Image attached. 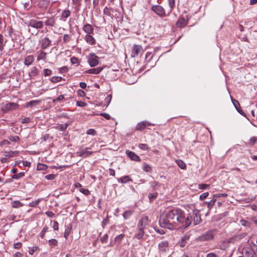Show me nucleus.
<instances>
[{
	"mask_svg": "<svg viewBox=\"0 0 257 257\" xmlns=\"http://www.w3.org/2000/svg\"><path fill=\"white\" fill-rule=\"evenodd\" d=\"M41 200V199H38L34 201H33V202L30 203L29 205L30 207H36V206H37L38 205V204L40 203Z\"/></svg>",
	"mask_w": 257,
	"mask_h": 257,
	"instance_id": "42",
	"label": "nucleus"
},
{
	"mask_svg": "<svg viewBox=\"0 0 257 257\" xmlns=\"http://www.w3.org/2000/svg\"><path fill=\"white\" fill-rule=\"evenodd\" d=\"M19 154V152L18 151H6L4 152V155L5 157H15L16 156H18Z\"/></svg>",
	"mask_w": 257,
	"mask_h": 257,
	"instance_id": "21",
	"label": "nucleus"
},
{
	"mask_svg": "<svg viewBox=\"0 0 257 257\" xmlns=\"http://www.w3.org/2000/svg\"><path fill=\"white\" fill-rule=\"evenodd\" d=\"M168 3L171 10H172L175 7V0H168Z\"/></svg>",
	"mask_w": 257,
	"mask_h": 257,
	"instance_id": "54",
	"label": "nucleus"
},
{
	"mask_svg": "<svg viewBox=\"0 0 257 257\" xmlns=\"http://www.w3.org/2000/svg\"><path fill=\"white\" fill-rule=\"evenodd\" d=\"M56 177V175L55 174H49V175H46L45 176V178L47 179V180H52L53 179H54Z\"/></svg>",
	"mask_w": 257,
	"mask_h": 257,
	"instance_id": "52",
	"label": "nucleus"
},
{
	"mask_svg": "<svg viewBox=\"0 0 257 257\" xmlns=\"http://www.w3.org/2000/svg\"><path fill=\"white\" fill-rule=\"evenodd\" d=\"M40 102V100H32L28 102L26 104V107H32L33 106H36Z\"/></svg>",
	"mask_w": 257,
	"mask_h": 257,
	"instance_id": "31",
	"label": "nucleus"
},
{
	"mask_svg": "<svg viewBox=\"0 0 257 257\" xmlns=\"http://www.w3.org/2000/svg\"><path fill=\"white\" fill-rule=\"evenodd\" d=\"M70 123H65L64 124H58L56 126H54V127L60 131H65L68 126L69 125Z\"/></svg>",
	"mask_w": 257,
	"mask_h": 257,
	"instance_id": "20",
	"label": "nucleus"
},
{
	"mask_svg": "<svg viewBox=\"0 0 257 257\" xmlns=\"http://www.w3.org/2000/svg\"><path fill=\"white\" fill-rule=\"evenodd\" d=\"M28 26H31L36 29H41L43 27V23L42 21L32 19L29 21Z\"/></svg>",
	"mask_w": 257,
	"mask_h": 257,
	"instance_id": "6",
	"label": "nucleus"
},
{
	"mask_svg": "<svg viewBox=\"0 0 257 257\" xmlns=\"http://www.w3.org/2000/svg\"><path fill=\"white\" fill-rule=\"evenodd\" d=\"M154 126V124L147 121H143L138 123L135 128V130L137 131H142L149 126Z\"/></svg>",
	"mask_w": 257,
	"mask_h": 257,
	"instance_id": "5",
	"label": "nucleus"
},
{
	"mask_svg": "<svg viewBox=\"0 0 257 257\" xmlns=\"http://www.w3.org/2000/svg\"><path fill=\"white\" fill-rule=\"evenodd\" d=\"M71 40V36L68 34H65L63 36V41L64 43L69 42Z\"/></svg>",
	"mask_w": 257,
	"mask_h": 257,
	"instance_id": "41",
	"label": "nucleus"
},
{
	"mask_svg": "<svg viewBox=\"0 0 257 257\" xmlns=\"http://www.w3.org/2000/svg\"><path fill=\"white\" fill-rule=\"evenodd\" d=\"M231 99L233 105L234 106L237 112H239L242 116L245 117L246 115L245 113L243 112V111L241 109L239 102L237 100L232 97L231 98Z\"/></svg>",
	"mask_w": 257,
	"mask_h": 257,
	"instance_id": "11",
	"label": "nucleus"
},
{
	"mask_svg": "<svg viewBox=\"0 0 257 257\" xmlns=\"http://www.w3.org/2000/svg\"><path fill=\"white\" fill-rule=\"evenodd\" d=\"M109 223L108 216H107V218L103 220L101 225L103 228H104L105 226Z\"/></svg>",
	"mask_w": 257,
	"mask_h": 257,
	"instance_id": "55",
	"label": "nucleus"
},
{
	"mask_svg": "<svg viewBox=\"0 0 257 257\" xmlns=\"http://www.w3.org/2000/svg\"><path fill=\"white\" fill-rule=\"evenodd\" d=\"M90 149L89 148H86L85 149L80 150L78 152L76 153V156L86 158L91 156L93 154V152L87 151V150Z\"/></svg>",
	"mask_w": 257,
	"mask_h": 257,
	"instance_id": "8",
	"label": "nucleus"
},
{
	"mask_svg": "<svg viewBox=\"0 0 257 257\" xmlns=\"http://www.w3.org/2000/svg\"><path fill=\"white\" fill-rule=\"evenodd\" d=\"M39 74V70L36 67H33L31 71L29 73V76L32 78H34Z\"/></svg>",
	"mask_w": 257,
	"mask_h": 257,
	"instance_id": "22",
	"label": "nucleus"
},
{
	"mask_svg": "<svg viewBox=\"0 0 257 257\" xmlns=\"http://www.w3.org/2000/svg\"><path fill=\"white\" fill-rule=\"evenodd\" d=\"M55 24V21L53 17L48 18L45 22V24L47 26H53Z\"/></svg>",
	"mask_w": 257,
	"mask_h": 257,
	"instance_id": "26",
	"label": "nucleus"
},
{
	"mask_svg": "<svg viewBox=\"0 0 257 257\" xmlns=\"http://www.w3.org/2000/svg\"><path fill=\"white\" fill-rule=\"evenodd\" d=\"M49 230V227L47 226H45L44 228H43L42 230L40 233V236L42 238H43L45 236V234L46 232L48 231Z\"/></svg>",
	"mask_w": 257,
	"mask_h": 257,
	"instance_id": "35",
	"label": "nucleus"
},
{
	"mask_svg": "<svg viewBox=\"0 0 257 257\" xmlns=\"http://www.w3.org/2000/svg\"><path fill=\"white\" fill-rule=\"evenodd\" d=\"M43 71V74L45 77L50 76L52 73V70L49 69H44Z\"/></svg>",
	"mask_w": 257,
	"mask_h": 257,
	"instance_id": "45",
	"label": "nucleus"
},
{
	"mask_svg": "<svg viewBox=\"0 0 257 257\" xmlns=\"http://www.w3.org/2000/svg\"><path fill=\"white\" fill-rule=\"evenodd\" d=\"M84 39L88 44L91 45H93L96 43L95 39L90 34L86 35Z\"/></svg>",
	"mask_w": 257,
	"mask_h": 257,
	"instance_id": "17",
	"label": "nucleus"
},
{
	"mask_svg": "<svg viewBox=\"0 0 257 257\" xmlns=\"http://www.w3.org/2000/svg\"><path fill=\"white\" fill-rule=\"evenodd\" d=\"M62 79V78L61 77L59 76H53L51 78V81L52 83H56L59 81H61Z\"/></svg>",
	"mask_w": 257,
	"mask_h": 257,
	"instance_id": "38",
	"label": "nucleus"
},
{
	"mask_svg": "<svg viewBox=\"0 0 257 257\" xmlns=\"http://www.w3.org/2000/svg\"><path fill=\"white\" fill-rule=\"evenodd\" d=\"M149 225V219L148 217L147 216H143L141 220L139 221L137 228H140L144 229L146 228L147 226Z\"/></svg>",
	"mask_w": 257,
	"mask_h": 257,
	"instance_id": "7",
	"label": "nucleus"
},
{
	"mask_svg": "<svg viewBox=\"0 0 257 257\" xmlns=\"http://www.w3.org/2000/svg\"><path fill=\"white\" fill-rule=\"evenodd\" d=\"M80 192H81L85 195H88L90 194V191L88 189L84 188H81L80 189Z\"/></svg>",
	"mask_w": 257,
	"mask_h": 257,
	"instance_id": "56",
	"label": "nucleus"
},
{
	"mask_svg": "<svg viewBox=\"0 0 257 257\" xmlns=\"http://www.w3.org/2000/svg\"><path fill=\"white\" fill-rule=\"evenodd\" d=\"M71 62L73 64H78L79 63V60L77 58L75 57H73L70 59Z\"/></svg>",
	"mask_w": 257,
	"mask_h": 257,
	"instance_id": "60",
	"label": "nucleus"
},
{
	"mask_svg": "<svg viewBox=\"0 0 257 257\" xmlns=\"http://www.w3.org/2000/svg\"><path fill=\"white\" fill-rule=\"evenodd\" d=\"M152 10L157 15L161 17H164L166 16L165 11L163 8L159 5H154L152 7Z\"/></svg>",
	"mask_w": 257,
	"mask_h": 257,
	"instance_id": "4",
	"label": "nucleus"
},
{
	"mask_svg": "<svg viewBox=\"0 0 257 257\" xmlns=\"http://www.w3.org/2000/svg\"><path fill=\"white\" fill-rule=\"evenodd\" d=\"M47 166L44 164L39 163L37 166V169L38 170H45L47 169Z\"/></svg>",
	"mask_w": 257,
	"mask_h": 257,
	"instance_id": "46",
	"label": "nucleus"
},
{
	"mask_svg": "<svg viewBox=\"0 0 257 257\" xmlns=\"http://www.w3.org/2000/svg\"><path fill=\"white\" fill-rule=\"evenodd\" d=\"M124 235L123 234H120L116 236L115 237V241L116 242L119 243L121 241V240L123 239V238L124 237Z\"/></svg>",
	"mask_w": 257,
	"mask_h": 257,
	"instance_id": "40",
	"label": "nucleus"
},
{
	"mask_svg": "<svg viewBox=\"0 0 257 257\" xmlns=\"http://www.w3.org/2000/svg\"><path fill=\"white\" fill-rule=\"evenodd\" d=\"M71 228L67 227L65 231L64 236L66 239L67 238L68 236L69 235L70 232L71 231Z\"/></svg>",
	"mask_w": 257,
	"mask_h": 257,
	"instance_id": "58",
	"label": "nucleus"
},
{
	"mask_svg": "<svg viewBox=\"0 0 257 257\" xmlns=\"http://www.w3.org/2000/svg\"><path fill=\"white\" fill-rule=\"evenodd\" d=\"M12 206L13 208H19L23 206V204L19 201H15L12 203Z\"/></svg>",
	"mask_w": 257,
	"mask_h": 257,
	"instance_id": "33",
	"label": "nucleus"
},
{
	"mask_svg": "<svg viewBox=\"0 0 257 257\" xmlns=\"http://www.w3.org/2000/svg\"><path fill=\"white\" fill-rule=\"evenodd\" d=\"M143 170L146 172H151L152 171V168L150 165L145 163L143 165Z\"/></svg>",
	"mask_w": 257,
	"mask_h": 257,
	"instance_id": "34",
	"label": "nucleus"
},
{
	"mask_svg": "<svg viewBox=\"0 0 257 257\" xmlns=\"http://www.w3.org/2000/svg\"><path fill=\"white\" fill-rule=\"evenodd\" d=\"M202 221L200 211L198 209H193L191 212H189L187 217L185 216L183 212V228H187L193 222L194 225L200 223Z\"/></svg>",
	"mask_w": 257,
	"mask_h": 257,
	"instance_id": "2",
	"label": "nucleus"
},
{
	"mask_svg": "<svg viewBox=\"0 0 257 257\" xmlns=\"http://www.w3.org/2000/svg\"><path fill=\"white\" fill-rule=\"evenodd\" d=\"M177 164L181 169H185L186 167L185 163L181 160H177L176 161Z\"/></svg>",
	"mask_w": 257,
	"mask_h": 257,
	"instance_id": "30",
	"label": "nucleus"
},
{
	"mask_svg": "<svg viewBox=\"0 0 257 257\" xmlns=\"http://www.w3.org/2000/svg\"><path fill=\"white\" fill-rule=\"evenodd\" d=\"M108 238V236L107 234H105L103 236L100 238L101 242L102 243H106L107 241V239Z\"/></svg>",
	"mask_w": 257,
	"mask_h": 257,
	"instance_id": "53",
	"label": "nucleus"
},
{
	"mask_svg": "<svg viewBox=\"0 0 257 257\" xmlns=\"http://www.w3.org/2000/svg\"><path fill=\"white\" fill-rule=\"evenodd\" d=\"M158 247L160 251L165 252L169 249V243L167 241H163L159 243Z\"/></svg>",
	"mask_w": 257,
	"mask_h": 257,
	"instance_id": "13",
	"label": "nucleus"
},
{
	"mask_svg": "<svg viewBox=\"0 0 257 257\" xmlns=\"http://www.w3.org/2000/svg\"><path fill=\"white\" fill-rule=\"evenodd\" d=\"M139 147L140 149H141L142 150H148L149 149V147L147 144H140L139 145Z\"/></svg>",
	"mask_w": 257,
	"mask_h": 257,
	"instance_id": "49",
	"label": "nucleus"
},
{
	"mask_svg": "<svg viewBox=\"0 0 257 257\" xmlns=\"http://www.w3.org/2000/svg\"><path fill=\"white\" fill-rule=\"evenodd\" d=\"M38 249V247L37 246H34L33 247H32L30 249L29 251V253L31 254V255H33L35 251L36 250H37V249Z\"/></svg>",
	"mask_w": 257,
	"mask_h": 257,
	"instance_id": "62",
	"label": "nucleus"
},
{
	"mask_svg": "<svg viewBox=\"0 0 257 257\" xmlns=\"http://www.w3.org/2000/svg\"><path fill=\"white\" fill-rule=\"evenodd\" d=\"M102 67H97L96 68L89 69L87 71V72L89 74H98L102 70Z\"/></svg>",
	"mask_w": 257,
	"mask_h": 257,
	"instance_id": "23",
	"label": "nucleus"
},
{
	"mask_svg": "<svg viewBox=\"0 0 257 257\" xmlns=\"http://www.w3.org/2000/svg\"><path fill=\"white\" fill-rule=\"evenodd\" d=\"M50 245L56 246L58 244V241L55 239H51L49 240Z\"/></svg>",
	"mask_w": 257,
	"mask_h": 257,
	"instance_id": "51",
	"label": "nucleus"
},
{
	"mask_svg": "<svg viewBox=\"0 0 257 257\" xmlns=\"http://www.w3.org/2000/svg\"><path fill=\"white\" fill-rule=\"evenodd\" d=\"M18 106V104L14 102H10L6 104L3 108V110L5 111L11 110Z\"/></svg>",
	"mask_w": 257,
	"mask_h": 257,
	"instance_id": "16",
	"label": "nucleus"
},
{
	"mask_svg": "<svg viewBox=\"0 0 257 257\" xmlns=\"http://www.w3.org/2000/svg\"><path fill=\"white\" fill-rule=\"evenodd\" d=\"M150 184L151 187L153 188V189L155 190L156 187L157 186H158V182L157 181H154L150 182Z\"/></svg>",
	"mask_w": 257,
	"mask_h": 257,
	"instance_id": "61",
	"label": "nucleus"
},
{
	"mask_svg": "<svg viewBox=\"0 0 257 257\" xmlns=\"http://www.w3.org/2000/svg\"><path fill=\"white\" fill-rule=\"evenodd\" d=\"M47 53L44 51H41L37 57V60H45L46 59Z\"/></svg>",
	"mask_w": 257,
	"mask_h": 257,
	"instance_id": "32",
	"label": "nucleus"
},
{
	"mask_svg": "<svg viewBox=\"0 0 257 257\" xmlns=\"http://www.w3.org/2000/svg\"><path fill=\"white\" fill-rule=\"evenodd\" d=\"M132 214V211H126L123 213L122 215L125 219H127L130 217Z\"/></svg>",
	"mask_w": 257,
	"mask_h": 257,
	"instance_id": "36",
	"label": "nucleus"
},
{
	"mask_svg": "<svg viewBox=\"0 0 257 257\" xmlns=\"http://www.w3.org/2000/svg\"><path fill=\"white\" fill-rule=\"evenodd\" d=\"M257 142V138L256 137H252L249 140V144L253 145Z\"/></svg>",
	"mask_w": 257,
	"mask_h": 257,
	"instance_id": "57",
	"label": "nucleus"
},
{
	"mask_svg": "<svg viewBox=\"0 0 257 257\" xmlns=\"http://www.w3.org/2000/svg\"><path fill=\"white\" fill-rule=\"evenodd\" d=\"M240 223H241V224L243 226H246V227L250 226V223L249 222H248V221H246L245 220H241Z\"/></svg>",
	"mask_w": 257,
	"mask_h": 257,
	"instance_id": "48",
	"label": "nucleus"
},
{
	"mask_svg": "<svg viewBox=\"0 0 257 257\" xmlns=\"http://www.w3.org/2000/svg\"><path fill=\"white\" fill-rule=\"evenodd\" d=\"M34 61V57L33 55H29L25 57L24 64L25 65L29 66L32 64Z\"/></svg>",
	"mask_w": 257,
	"mask_h": 257,
	"instance_id": "19",
	"label": "nucleus"
},
{
	"mask_svg": "<svg viewBox=\"0 0 257 257\" xmlns=\"http://www.w3.org/2000/svg\"><path fill=\"white\" fill-rule=\"evenodd\" d=\"M86 134L87 135L95 136L96 135V132L94 129L90 128L87 131Z\"/></svg>",
	"mask_w": 257,
	"mask_h": 257,
	"instance_id": "50",
	"label": "nucleus"
},
{
	"mask_svg": "<svg viewBox=\"0 0 257 257\" xmlns=\"http://www.w3.org/2000/svg\"><path fill=\"white\" fill-rule=\"evenodd\" d=\"M51 45V41L47 37L42 39L41 42V48L42 49H46Z\"/></svg>",
	"mask_w": 257,
	"mask_h": 257,
	"instance_id": "12",
	"label": "nucleus"
},
{
	"mask_svg": "<svg viewBox=\"0 0 257 257\" xmlns=\"http://www.w3.org/2000/svg\"><path fill=\"white\" fill-rule=\"evenodd\" d=\"M7 42V40H5L3 35L2 34H0V51H2L4 50V47H5Z\"/></svg>",
	"mask_w": 257,
	"mask_h": 257,
	"instance_id": "27",
	"label": "nucleus"
},
{
	"mask_svg": "<svg viewBox=\"0 0 257 257\" xmlns=\"http://www.w3.org/2000/svg\"><path fill=\"white\" fill-rule=\"evenodd\" d=\"M118 181L122 184L126 183L129 181H132V179L128 175L124 176L118 179Z\"/></svg>",
	"mask_w": 257,
	"mask_h": 257,
	"instance_id": "24",
	"label": "nucleus"
},
{
	"mask_svg": "<svg viewBox=\"0 0 257 257\" xmlns=\"http://www.w3.org/2000/svg\"><path fill=\"white\" fill-rule=\"evenodd\" d=\"M70 14L71 12L69 10H65L63 11L60 16V20L65 22L66 21V19L70 16Z\"/></svg>",
	"mask_w": 257,
	"mask_h": 257,
	"instance_id": "18",
	"label": "nucleus"
},
{
	"mask_svg": "<svg viewBox=\"0 0 257 257\" xmlns=\"http://www.w3.org/2000/svg\"><path fill=\"white\" fill-rule=\"evenodd\" d=\"M187 25V22L183 17L179 18L176 23V26L179 28L184 27Z\"/></svg>",
	"mask_w": 257,
	"mask_h": 257,
	"instance_id": "14",
	"label": "nucleus"
},
{
	"mask_svg": "<svg viewBox=\"0 0 257 257\" xmlns=\"http://www.w3.org/2000/svg\"><path fill=\"white\" fill-rule=\"evenodd\" d=\"M183 211L177 207L167 208L161 214L159 224L163 228L169 229L176 227L183 228Z\"/></svg>",
	"mask_w": 257,
	"mask_h": 257,
	"instance_id": "1",
	"label": "nucleus"
},
{
	"mask_svg": "<svg viewBox=\"0 0 257 257\" xmlns=\"http://www.w3.org/2000/svg\"><path fill=\"white\" fill-rule=\"evenodd\" d=\"M214 235L212 231H208L203 235V237L206 240H210L213 238Z\"/></svg>",
	"mask_w": 257,
	"mask_h": 257,
	"instance_id": "28",
	"label": "nucleus"
},
{
	"mask_svg": "<svg viewBox=\"0 0 257 257\" xmlns=\"http://www.w3.org/2000/svg\"><path fill=\"white\" fill-rule=\"evenodd\" d=\"M143 52L142 46L139 45H134L132 50V56L137 57Z\"/></svg>",
	"mask_w": 257,
	"mask_h": 257,
	"instance_id": "9",
	"label": "nucleus"
},
{
	"mask_svg": "<svg viewBox=\"0 0 257 257\" xmlns=\"http://www.w3.org/2000/svg\"><path fill=\"white\" fill-rule=\"evenodd\" d=\"M76 105L78 106L84 107L86 106L87 104L85 102L81 101H77L76 102Z\"/></svg>",
	"mask_w": 257,
	"mask_h": 257,
	"instance_id": "63",
	"label": "nucleus"
},
{
	"mask_svg": "<svg viewBox=\"0 0 257 257\" xmlns=\"http://www.w3.org/2000/svg\"><path fill=\"white\" fill-rule=\"evenodd\" d=\"M208 195H209L208 192H204L200 195L199 199L200 200L203 201L205 199H206L208 197Z\"/></svg>",
	"mask_w": 257,
	"mask_h": 257,
	"instance_id": "47",
	"label": "nucleus"
},
{
	"mask_svg": "<svg viewBox=\"0 0 257 257\" xmlns=\"http://www.w3.org/2000/svg\"><path fill=\"white\" fill-rule=\"evenodd\" d=\"M125 153L127 156L132 161L137 162H140L141 161L140 157L134 152L130 150H126Z\"/></svg>",
	"mask_w": 257,
	"mask_h": 257,
	"instance_id": "10",
	"label": "nucleus"
},
{
	"mask_svg": "<svg viewBox=\"0 0 257 257\" xmlns=\"http://www.w3.org/2000/svg\"><path fill=\"white\" fill-rule=\"evenodd\" d=\"M209 186V185L206 184H199L198 185V188L200 189H205L207 188H208Z\"/></svg>",
	"mask_w": 257,
	"mask_h": 257,
	"instance_id": "59",
	"label": "nucleus"
},
{
	"mask_svg": "<svg viewBox=\"0 0 257 257\" xmlns=\"http://www.w3.org/2000/svg\"><path fill=\"white\" fill-rule=\"evenodd\" d=\"M8 138L10 141L14 142H18L20 141V138L16 136H10Z\"/></svg>",
	"mask_w": 257,
	"mask_h": 257,
	"instance_id": "37",
	"label": "nucleus"
},
{
	"mask_svg": "<svg viewBox=\"0 0 257 257\" xmlns=\"http://www.w3.org/2000/svg\"><path fill=\"white\" fill-rule=\"evenodd\" d=\"M98 56L94 53H90L88 55V63L91 67L96 66L98 64Z\"/></svg>",
	"mask_w": 257,
	"mask_h": 257,
	"instance_id": "3",
	"label": "nucleus"
},
{
	"mask_svg": "<svg viewBox=\"0 0 257 257\" xmlns=\"http://www.w3.org/2000/svg\"><path fill=\"white\" fill-rule=\"evenodd\" d=\"M144 235V229L138 228L137 232L135 234V237L138 239H141L143 238Z\"/></svg>",
	"mask_w": 257,
	"mask_h": 257,
	"instance_id": "25",
	"label": "nucleus"
},
{
	"mask_svg": "<svg viewBox=\"0 0 257 257\" xmlns=\"http://www.w3.org/2000/svg\"><path fill=\"white\" fill-rule=\"evenodd\" d=\"M64 99V95H60L56 98L52 100L53 103H55L57 101H60Z\"/></svg>",
	"mask_w": 257,
	"mask_h": 257,
	"instance_id": "43",
	"label": "nucleus"
},
{
	"mask_svg": "<svg viewBox=\"0 0 257 257\" xmlns=\"http://www.w3.org/2000/svg\"><path fill=\"white\" fill-rule=\"evenodd\" d=\"M248 255L247 257H257V255L253 250L250 249L249 251H246Z\"/></svg>",
	"mask_w": 257,
	"mask_h": 257,
	"instance_id": "44",
	"label": "nucleus"
},
{
	"mask_svg": "<svg viewBox=\"0 0 257 257\" xmlns=\"http://www.w3.org/2000/svg\"><path fill=\"white\" fill-rule=\"evenodd\" d=\"M82 29L86 33H87V34L93 33L94 29L90 24H86L84 25Z\"/></svg>",
	"mask_w": 257,
	"mask_h": 257,
	"instance_id": "15",
	"label": "nucleus"
},
{
	"mask_svg": "<svg viewBox=\"0 0 257 257\" xmlns=\"http://www.w3.org/2000/svg\"><path fill=\"white\" fill-rule=\"evenodd\" d=\"M77 93L78 95L81 97H84L85 95V92L81 89L78 90Z\"/></svg>",
	"mask_w": 257,
	"mask_h": 257,
	"instance_id": "64",
	"label": "nucleus"
},
{
	"mask_svg": "<svg viewBox=\"0 0 257 257\" xmlns=\"http://www.w3.org/2000/svg\"><path fill=\"white\" fill-rule=\"evenodd\" d=\"M158 196L157 192L150 193L149 194L148 198L150 202L153 201L155 199L157 198Z\"/></svg>",
	"mask_w": 257,
	"mask_h": 257,
	"instance_id": "29",
	"label": "nucleus"
},
{
	"mask_svg": "<svg viewBox=\"0 0 257 257\" xmlns=\"http://www.w3.org/2000/svg\"><path fill=\"white\" fill-rule=\"evenodd\" d=\"M25 175L24 172H20L18 174H14L13 175V178L14 179H19L21 178H22Z\"/></svg>",
	"mask_w": 257,
	"mask_h": 257,
	"instance_id": "39",
	"label": "nucleus"
}]
</instances>
